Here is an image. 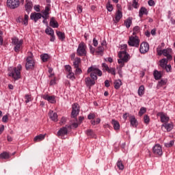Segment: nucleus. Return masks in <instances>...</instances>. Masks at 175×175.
<instances>
[{
	"mask_svg": "<svg viewBox=\"0 0 175 175\" xmlns=\"http://www.w3.org/2000/svg\"><path fill=\"white\" fill-rule=\"evenodd\" d=\"M119 59L118 60L120 66L117 67L118 73L120 76H122V68L125 65L126 62L129 61V54H128L125 51L119 52L118 53Z\"/></svg>",
	"mask_w": 175,
	"mask_h": 175,
	"instance_id": "f257e3e1",
	"label": "nucleus"
},
{
	"mask_svg": "<svg viewBox=\"0 0 175 175\" xmlns=\"http://www.w3.org/2000/svg\"><path fill=\"white\" fill-rule=\"evenodd\" d=\"M88 73H90V77L93 80H98V76H102V71L99 70L96 66H92L88 69Z\"/></svg>",
	"mask_w": 175,
	"mask_h": 175,
	"instance_id": "f03ea898",
	"label": "nucleus"
},
{
	"mask_svg": "<svg viewBox=\"0 0 175 175\" xmlns=\"http://www.w3.org/2000/svg\"><path fill=\"white\" fill-rule=\"evenodd\" d=\"M21 64H18L17 68H14L11 72L8 74V76L13 77L14 80H18L21 77L20 70L22 69Z\"/></svg>",
	"mask_w": 175,
	"mask_h": 175,
	"instance_id": "7ed1b4c3",
	"label": "nucleus"
},
{
	"mask_svg": "<svg viewBox=\"0 0 175 175\" xmlns=\"http://www.w3.org/2000/svg\"><path fill=\"white\" fill-rule=\"evenodd\" d=\"M77 54L79 57H85L87 55V45L84 42H81L78 45Z\"/></svg>",
	"mask_w": 175,
	"mask_h": 175,
	"instance_id": "20e7f679",
	"label": "nucleus"
},
{
	"mask_svg": "<svg viewBox=\"0 0 175 175\" xmlns=\"http://www.w3.org/2000/svg\"><path fill=\"white\" fill-rule=\"evenodd\" d=\"M128 43L129 46H131V47H139L140 40H139V37L137 36H130Z\"/></svg>",
	"mask_w": 175,
	"mask_h": 175,
	"instance_id": "39448f33",
	"label": "nucleus"
},
{
	"mask_svg": "<svg viewBox=\"0 0 175 175\" xmlns=\"http://www.w3.org/2000/svg\"><path fill=\"white\" fill-rule=\"evenodd\" d=\"M12 44H14V51L17 53V51H20V49H21V46H23V43H24V41L23 40H19L16 37H14L12 39Z\"/></svg>",
	"mask_w": 175,
	"mask_h": 175,
	"instance_id": "423d86ee",
	"label": "nucleus"
},
{
	"mask_svg": "<svg viewBox=\"0 0 175 175\" xmlns=\"http://www.w3.org/2000/svg\"><path fill=\"white\" fill-rule=\"evenodd\" d=\"M7 6L10 9H16L20 6V0H7Z\"/></svg>",
	"mask_w": 175,
	"mask_h": 175,
	"instance_id": "0eeeda50",
	"label": "nucleus"
},
{
	"mask_svg": "<svg viewBox=\"0 0 175 175\" xmlns=\"http://www.w3.org/2000/svg\"><path fill=\"white\" fill-rule=\"evenodd\" d=\"M72 109L71 117L76 118L79 116V113H80V107H79V104L75 103L72 105Z\"/></svg>",
	"mask_w": 175,
	"mask_h": 175,
	"instance_id": "6e6552de",
	"label": "nucleus"
},
{
	"mask_svg": "<svg viewBox=\"0 0 175 175\" xmlns=\"http://www.w3.org/2000/svg\"><path fill=\"white\" fill-rule=\"evenodd\" d=\"M33 66H35V61L33 60V58H32V56H28L25 64L27 70H29V69H32Z\"/></svg>",
	"mask_w": 175,
	"mask_h": 175,
	"instance_id": "1a4fd4ad",
	"label": "nucleus"
},
{
	"mask_svg": "<svg viewBox=\"0 0 175 175\" xmlns=\"http://www.w3.org/2000/svg\"><path fill=\"white\" fill-rule=\"evenodd\" d=\"M150 50V45L147 42H142L139 47L141 54H146Z\"/></svg>",
	"mask_w": 175,
	"mask_h": 175,
	"instance_id": "9d476101",
	"label": "nucleus"
},
{
	"mask_svg": "<svg viewBox=\"0 0 175 175\" xmlns=\"http://www.w3.org/2000/svg\"><path fill=\"white\" fill-rule=\"evenodd\" d=\"M152 151L155 155H159V157H161L163 154V152H162V146H161V145L159 144H156L153 147Z\"/></svg>",
	"mask_w": 175,
	"mask_h": 175,
	"instance_id": "9b49d317",
	"label": "nucleus"
},
{
	"mask_svg": "<svg viewBox=\"0 0 175 175\" xmlns=\"http://www.w3.org/2000/svg\"><path fill=\"white\" fill-rule=\"evenodd\" d=\"M103 66V70H105V72H108V73H111V75H113V76H116V68H109V66L107 64L103 63L102 64Z\"/></svg>",
	"mask_w": 175,
	"mask_h": 175,
	"instance_id": "f8f14e48",
	"label": "nucleus"
},
{
	"mask_svg": "<svg viewBox=\"0 0 175 175\" xmlns=\"http://www.w3.org/2000/svg\"><path fill=\"white\" fill-rule=\"evenodd\" d=\"M42 98L45 100H48L49 103H57V100H55V96H49L47 94H44Z\"/></svg>",
	"mask_w": 175,
	"mask_h": 175,
	"instance_id": "ddd939ff",
	"label": "nucleus"
},
{
	"mask_svg": "<svg viewBox=\"0 0 175 175\" xmlns=\"http://www.w3.org/2000/svg\"><path fill=\"white\" fill-rule=\"evenodd\" d=\"M158 116L160 117L161 122H164V124H166L170 120L169 116L166 113L161 112L158 113Z\"/></svg>",
	"mask_w": 175,
	"mask_h": 175,
	"instance_id": "4468645a",
	"label": "nucleus"
},
{
	"mask_svg": "<svg viewBox=\"0 0 175 175\" xmlns=\"http://www.w3.org/2000/svg\"><path fill=\"white\" fill-rule=\"evenodd\" d=\"M25 2H26L25 5V10L28 14H29L31 10H32V8L33 5L32 4V1L29 0H26Z\"/></svg>",
	"mask_w": 175,
	"mask_h": 175,
	"instance_id": "2eb2a0df",
	"label": "nucleus"
},
{
	"mask_svg": "<svg viewBox=\"0 0 175 175\" xmlns=\"http://www.w3.org/2000/svg\"><path fill=\"white\" fill-rule=\"evenodd\" d=\"M31 20H33L35 23L38 21V20H40L42 18V14L41 13H31L30 16Z\"/></svg>",
	"mask_w": 175,
	"mask_h": 175,
	"instance_id": "dca6fc26",
	"label": "nucleus"
},
{
	"mask_svg": "<svg viewBox=\"0 0 175 175\" xmlns=\"http://www.w3.org/2000/svg\"><path fill=\"white\" fill-rule=\"evenodd\" d=\"M49 118L52 120L54 121L55 122H57L58 121V115L57 113L53 112V111H50L49 113Z\"/></svg>",
	"mask_w": 175,
	"mask_h": 175,
	"instance_id": "f3484780",
	"label": "nucleus"
},
{
	"mask_svg": "<svg viewBox=\"0 0 175 175\" xmlns=\"http://www.w3.org/2000/svg\"><path fill=\"white\" fill-rule=\"evenodd\" d=\"M95 80L96 79H91L90 77H86L85 79V83L88 87H92V85H95Z\"/></svg>",
	"mask_w": 175,
	"mask_h": 175,
	"instance_id": "a211bd4d",
	"label": "nucleus"
},
{
	"mask_svg": "<svg viewBox=\"0 0 175 175\" xmlns=\"http://www.w3.org/2000/svg\"><path fill=\"white\" fill-rule=\"evenodd\" d=\"M65 135H68V127H62L57 132L58 136H65Z\"/></svg>",
	"mask_w": 175,
	"mask_h": 175,
	"instance_id": "6ab92c4d",
	"label": "nucleus"
},
{
	"mask_svg": "<svg viewBox=\"0 0 175 175\" xmlns=\"http://www.w3.org/2000/svg\"><path fill=\"white\" fill-rule=\"evenodd\" d=\"M144 14L146 16H147V14H148V10H147V8H146L144 7H142L139 11V17L142 18V17H143V16H144Z\"/></svg>",
	"mask_w": 175,
	"mask_h": 175,
	"instance_id": "aec40b11",
	"label": "nucleus"
},
{
	"mask_svg": "<svg viewBox=\"0 0 175 175\" xmlns=\"http://www.w3.org/2000/svg\"><path fill=\"white\" fill-rule=\"evenodd\" d=\"M172 53L171 49H167L163 50V54L165 55V57H167V59H172V55L170 53Z\"/></svg>",
	"mask_w": 175,
	"mask_h": 175,
	"instance_id": "412c9836",
	"label": "nucleus"
},
{
	"mask_svg": "<svg viewBox=\"0 0 175 175\" xmlns=\"http://www.w3.org/2000/svg\"><path fill=\"white\" fill-rule=\"evenodd\" d=\"M162 128H165L167 132H170L173 129V124L172 123H164L162 124Z\"/></svg>",
	"mask_w": 175,
	"mask_h": 175,
	"instance_id": "4be33fe9",
	"label": "nucleus"
},
{
	"mask_svg": "<svg viewBox=\"0 0 175 175\" xmlns=\"http://www.w3.org/2000/svg\"><path fill=\"white\" fill-rule=\"evenodd\" d=\"M130 124L132 126H137V120H136V118H135V116H130Z\"/></svg>",
	"mask_w": 175,
	"mask_h": 175,
	"instance_id": "5701e85b",
	"label": "nucleus"
},
{
	"mask_svg": "<svg viewBox=\"0 0 175 175\" xmlns=\"http://www.w3.org/2000/svg\"><path fill=\"white\" fill-rule=\"evenodd\" d=\"M111 124L113 126V129H115V131H118V129H120V122H118V121L113 119L111 121Z\"/></svg>",
	"mask_w": 175,
	"mask_h": 175,
	"instance_id": "b1692460",
	"label": "nucleus"
},
{
	"mask_svg": "<svg viewBox=\"0 0 175 175\" xmlns=\"http://www.w3.org/2000/svg\"><path fill=\"white\" fill-rule=\"evenodd\" d=\"M50 25L52 27V28H58L59 27L58 23L54 18H51Z\"/></svg>",
	"mask_w": 175,
	"mask_h": 175,
	"instance_id": "393cba45",
	"label": "nucleus"
},
{
	"mask_svg": "<svg viewBox=\"0 0 175 175\" xmlns=\"http://www.w3.org/2000/svg\"><path fill=\"white\" fill-rule=\"evenodd\" d=\"M42 62H47L50 59V55L47 53H43L40 55Z\"/></svg>",
	"mask_w": 175,
	"mask_h": 175,
	"instance_id": "a878e982",
	"label": "nucleus"
},
{
	"mask_svg": "<svg viewBox=\"0 0 175 175\" xmlns=\"http://www.w3.org/2000/svg\"><path fill=\"white\" fill-rule=\"evenodd\" d=\"M121 18H122V12L120 10H118L115 16V20L117 23H118Z\"/></svg>",
	"mask_w": 175,
	"mask_h": 175,
	"instance_id": "bb28decb",
	"label": "nucleus"
},
{
	"mask_svg": "<svg viewBox=\"0 0 175 175\" xmlns=\"http://www.w3.org/2000/svg\"><path fill=\"white\" fill-rule=\"evenodd\" d=\"M81 62V59H80V57H76L74 59V62H73L74 68H79Z\"/></svg>",
	"mask_w": 175,
	"mask_h": 175,
	"instance_id": "cd10ccee",
	"label": "nucleus"
},
{
	"mask_svg": "<svg viewBox=\"0 0 175 175\" xmlns=\"http://www.w3.org/2000/svg\"><path fill=\"white\" fill-rule=\"evenodd\" d=\"M10 158V154L9 153L4 152L0 154V159H9Z\"/></svg>",
	"mask_w": 175,
	"mask_h": 175,
	"instance_id": "c85d7f7f",
	"label": "nucleus"
},
{
	"mask_svg": "<svg viewBox=\"0 0 175 175\" xmlns=\"http://www.w3.org/2000/svg\"><path fill=\"white\" fill-rule=\"evenodd\" d=\"M45 135H39L34 137V142H42V140H44Z\"/></svg>",
	"mask_w": 175,
	"mask_h": 175,
	"instance_id": "c756f323",
	"label": "nucleus"
},
{
	"mask_svg": "<svg viewBox=\"0 0 175 175\" xmlns=\"http://www.w3.org/2000/svg\"><path fill=\"white\" fill-rule=\"evenodd\" d=\"M121 85H122V82L121 81V80L118 79V80L115 81L114 87H115L116 90H118L120 88V87H121Z\"/></svg>",
	"mask_w": 175,
	"mask_h": 175,
	"instance_id": "7c9ffc66",
	"label": "nucleus"
},
{
	"mask_svg": "<svg viewBox=\"0 0 175 175\" xmlns=\"http://www.w3.org/2000/svg\"><path fill=\"white\" fill-rule=\"evenodd\" d=\"M154 77L155 80H159V79L162 77V74L161 73V72H159L158 70H154Z\"/></svg>",
	"mask_w": 175,
	"mask_h": 175,
	"instance_id": "2f4dec72",
	"label": "nucleus"
},
{
	"mask_svg": "<svg viewBox=\"0 0 175 175\" xmlns=\"http://www.w3.org/2000/svg\"><path fill=\"white\" fill-rule=\"evenodd\" d=\"M139 96H143L144 95V85H141L138 89Z\"/></svg>",
	"mask_w": 175,
	"mask_h": 175,
	"instance_id": "473e14b6",
	"label": "nucleus"
},
{
	"mask_svg": "<svg viewBox=\"0 0 175 175\" xmlns=\"http://www.w3.org/2000/svg\"><path fill=\"white\" fill-rule=\"evenodd\" d=\"M124 25L126 28H130L131 25H132V18H129L124 21Z\"/></svg>",
	"mask_w": 175,
	"mask_h": 175,
	"instance_id": "72a5a7b5",
	"label": "nucleus"
},
{
	"mask_svg": "<svg viewBox=\"0 0 175 175\" xmlns=\"http://www.w3.org/2000/svg\"><path fill=\"white\" fill-rule=\"evenodd\" d=\"M167 65V59H162L160 60V66L164 68Z\"/></svg>",
	"mask_w": 175,
	"mask_h": 175,
	"instance_id": "f704fd0d",
	"label": "nucleus"
},
{
	"mask_svg": "<svg viewBox=\"0 0 175 175\" xmlns=\"http://www.w3.org/2000/svg\"><path fill=\"white\" fill-rule=\"evenodd\" d=\"M103 51H105V48L103 46H100L97 48L96 53L100 55H102V54H103Z\"/></svg>",
	"mask_w": 175,
	"mask_h": 175,
	"instance_id": "c9c22d12",
	"label": "nucleus"
},
{
	"mask_svg": "<svg viewBox=\"0 0 175 175\" xmlns=\"http://www.w3.org/2000/svg\"><path fill=\"white\" fill-rule=\"evenodd\" d=\"M45 33H46V35H49V36H51V35H53L54 34V30L53 29H51V27H47L46 29H45Z\"/></svg>",
	"mask_w": 175,
	"mask_h": 175,
	"instance_id": "e433bc0d",
	"label": "nucleus"
},
{
	"mask_svg": "<svg viewBox=\"0 0 175 175\" xmlns=\"http://www.w3.org/2000/svg\"><path fill=\"white\" fill-rule=\"evenodd\" d=\"M57 35L60 40H64L65 39V33L57 31Z\"/></svg>",
	"mask_w": 175,
	"mask_h": 175,
	"instance_id": "4c0bfd02",
	"label": "nucleus"
},
{
	"mask_svg": "<svg viewBox=\"0 0 175 175\" xmlns=\"http://www.w3.org/2000/svg\"><path fill=\"white\" fill-rule=\"evenodd\" d=\"M139 32H140V27H139V26H135L133 30V36H136V34L139 33Z\"/></svg>",
	"mask_w": 175,
	"mask_h": 175,
	"instance_id": "58836bf2",
	"label": "nucleus"
},
{
	"mask_svg": "<svg viewBox=\"0 0 175 175\" xmlns=\"http://www.w3.org/2000/svg\"><path fill=\"white\" fill-rule=\"evenodd\" d=\"M25 99L26 103H29V102L32 101V96L31 94H26L25 96Z\"/></svg>",
	"mask_w": 175,
	"mask_h": 175,
	"instance_id": "ea45409f",
	"label": "nucleus"
},
{
	"mask_svg": "<svg viewBox=\"0 0 175 175\" xmlns=\"http://www.w3.org/2000/svg\"><path fill=\"white\" fill-rule=\"evenodd\" d=\"M117 166H118V169H120V170H124V164H122V161H118L117 162Z\"/></svg>",
	"mask_w": 175,
	"mask_h": 175,
	"instance_id": "a19ab883",
	"label": "nucleus"
},
{
	"mask_svg": "<svg viewBox=\"0 0 175 175\" xmlns=\"http://www.w3.org/2000/svg\"><path fill=\"white\" fill-rule=\"evenodd\" d=\"M28 20H29V16H28L27 14H25V17L23 21L24 25H28Z\"/></svg>",
	"mask_w": 175,
	"mask_h": 175,
	"instance_id": "79ce46f5",
	"label": "nucleus"
},
{
	"mask_svg": "<svg viewBox=\"0 0 175 175\" xmlns=\"http://www.w3.org/2000/svg\"><path fill=\"white\" fill-rule=\"evenodd\" d=\"M87 135L90 137H95V134L94 133V131H92V130L91 129L87 131Z\"/></svg>",
	"mask_w": 175,
	"mask_h": 175,
	"instance_id": "37998d69",
	"label": "nucleus"
},
{
	"mask_svg": "<svg viewBox=\"0 0 175 175\" xmlns=\"http://www.w3.org/2000/svg\"><path fill=\"white\" fill-rule=\"evenodd\" d=\"M67 77L70 79V80H75V73L73 72H68Z\"/></svg>",
	"mask_w": 175,
	"mask_h": 175,
	"instance_id": "c03bdc74",
	"label": "nucleus"
},
{
	"mask_svg": "<svg viewBox=\"0 0 175 175\" xmlns=\"http://www.w3.org/2000/svg\"><path fill=\"white\" fill-rule=\"evenodd\" d=\"M158 55H162L163 51H162V46H159L157 49Z\"/></svg>",
	"mask_w": 175,
	"mask_h": 175,
	"instance_id": "a18cd8bd",
	"label": "nucleus"
},
{
	"mask_svg": "<svg viewBox=\"0 0 175 175\" xmlns=\"http://www.w3.org/2000/svg\"><path fill=\"white\" fill-rule=\"evenodd\" d=\"M146 111H147V109H146V107H141L139 114V116H143V114H144V113H146Z\"/></svg>",
	"mask_w": 175,
	"mask_h": 175,
	"instance_id": "49530a36",
	"label": "nucleus"
},
{
	"mask_svg": "<svg viewBox=\"0 0 175 175\" xmlns=\"http://www.w3.org/2000/svg\"><path fill=\"white\" fill-rule=\"evenodd\" d=\"M174 144V141L172 140L170 142L165 143V147H172V146Z\"/></svg>",
	"mask_w": 175,
	"mask_h": 175,
	"instance_id": "de8ad7c7",
	"label": "nucleus"
},
{
	"mask_svg": "<svg viewBox=\"0 0 175 175\" xmlns=\"http://www.w3.org/2000/svg\"><path fill=\"white\" fill-rule=\"evenodd\" d=\"M133 6L135 9H137V8H139V3H137V0H133Z\"/></svg>",
	"mask_w": 175,
	"mask_h": 175,
	"instance_id": "09e8293b",
	"label": "nucleus"
},
{
	"mask_svg": "<svg viewBox=\"0 0 175 175\" xmlns=\"http://www.w3.org/2000/svg\"><path fill=\"white\" fill-rule=\"evenodd\" d=\"M163 69H165L166 72H170L172 70V66L170 64H167Z\"/></svg>",
	"mask_w": 175,
	"mask_h": 175,
	"instance_id": "8fccbe9b",
	"label": "nucleus"
},
{
	"mask_svg": "<svg viewBox=\"0 0 175 175\" xmlns=\"http://www.w3.org/2000/svg\"><path fill=\"white\" fill-rule=\"evenodd\" d=\"M77 10L79 14L83 13V6L78 5L77 7Z\"/></svg>",
	"mask_w": 175,
	"mask_h": 175,
	"instance_id": "3c124183",
	"label": "nucleus"
},
{
	"mask_svg": "<svg viewBox=\"0 0 175 175\" xmlns=\"http://www.w3.org/2000/svg\"><path fill=\"white\" fill-rule=\"evenodd\" d=\"M75 75H81V73H83V70H81L80 68L77 67L75 68Z\"/></svg>",
	"mask_w": 175,
	"mask_h": 175,
	"instance_id": "603ef678",
	"label": "nucleus"
},
{
	"mask_svg": "<svg viewBox=\"0 0 175 175\" xmlns=\"http://www.w3.org/2000/svg\"><path fill=\"white\" fill-rule=\"evenodd\" d=\"M49 12H50V8H49V7H46L44 11L42 12V14L49 16Z\"/></svg>",
	"mask_w": 175,
	"mask_h": 175,
	"instance_id": "864d4df0",
	"label": "nucleus"
},
{
	"mask_svg": "<svg viewBox=\"0 0 175 175\" xmlns=\"http://www.w3.org/2000/svg\"><path fill=\"white\" fill-rule=\"evenodd\" d=\"M65 69L68 73L72 72V67H70V66H66Z\"/></svg>",
	"mask_w": 175,
	"mask_h": 175,
	"instance_id": "5fc2aeb1",
	"label": "nucleus"
},
{
	"mask_svg": "<svg viewBox=\"0 0 175 175\" xmlns=\"http://www.w3.org/2000/svg\"><path fill=\"white\" fill-rule=\"evenodd\" d=\"M107 9L108 12H113V5L111 4H107Z\"/></svg>",
	"mask_w": 175,
	"mask_h": 175,
	"instance_id": "6e6d98bb",
	"label": "nucleus"
},
{
	"mask_svg": "<svg viewBox=\"0 0 175 175\" xmlns=\"http://www.w3.org/2000/svg\"><path fill=\"white\" fill-rule=\"evenodd\" d=\"M144 120L145 124H148V122H150V117H148V116H145Z\"/></svg>",
	"mask_w": 175,
	"mask_h": 175,
	"instance_id": "4d7b16f0",
	"label": "nucleus"
},
{
	"mask_svg": "<svg viewBox=\"0 0 175 175\" xmlns=\"http://www.w3.org/2000/svg\"><path fill=\"white\" fill-rule=\"evenodd\" d=\"M8 120H9V117L8 116V115H5L2 118L3 122H8Z\"/></svg>",
	"mask_w": 175,
	"mask_h": 175,
	"instance_id": "13d9d810",
	"label": "nucleus"
},
{
	"mask_svg": "<svg viewBox=\"0 0 175 175\" xmlns=\"http://www.w3.org/2000/svg\"><path fill=\"white\" fill-rule=\"evenodd\" d=\"M89 49L90 50L91 54H94L95 53V48L92 46V45H90Z\"/></svg>",
	"mask_w": 175,
	"mask_h": 175,
	"instance_id": "bf43d9fd",
	"label": "nucleus"
},
{
	"mask_svg": "<svg viewBox=\"0 0 175 175\" xmlns=\"http://www.w3.org/2000/svg\"><path fill=\"white\" fill-rule=\"evenodd\" d=\"M93 46H94V47L98 46V40L96 38L93 39Z\"/></svg>",
	"mask_w": 175,
	"mask_h": 175,
	"instance_id": "052dcab7",
	"label": "nucleus"
},
{
	"mask_svg": "<svg viewBox=\"0 0 175 175\" xmlns=\"http://www.w3.org/2000/svg\"><path fill=\"white\" fill-rule=\"evenodd\" d=\"M88 120H94V118H95V115L90 113L88 115Z\"/></svg>",
	"mask_w": 175,
	"mask_h": 175,
	"instance_id": "680f3d73",
	"label": "nucleus"
},
{
	"mask_svg": "<svg viewBox=\"0 0 175 175\" xmlns=\"http://www.w3.org/2000/svg\"><path fill=\"white\" fill-rule=\"evenodd\" d=\"M66 122V118H62L61 121H60V124L64 125Z\"/></svg>",
	"mask_w": 175,
	"mask_h": 175,
	"instance_id": "e2e57ef3",
	"label": "nucleus"
},
{
	"mask_svg": "<svg viewBox=\"0 0 175 175\" xmlns=\"http://www.w3.org/2000/svg\"><path fill=\"white\" fill-rule=\"evenodd\" d=\"M148 5H149V6H154L155 5V2H154L153 0H149Z\"/></svg>",
	"mask_w": 175,
	"mask_h": 175,
	"instance_id": "0e129e2a",
	"label": "nucleus"
},
{
	"mask_svg": "<svg viewBox=\"0 0 175 175\" xmlns=\"http://www.w3.org/2000/svg\"><path fill=\"white\" fill-rule=\"evenodd\" d=\"M165 81H163V80L160 81L158 84L159 87H162V85H165Z\"/></svg>",
	"mask_w": 175,
	"mask_h": 175,
	"instance_id": "69168bd1",
	"label": "nucleus"
},
{
	"mask_svg": "<svg viewBox=\"0 0 175 175\" xmlns=\"http://www.w3.org/2000/svg\"><path fill=\"white\" fill-rule=\"evenodd\" d=\"M55 36L53 35H51V39H50V41L51 42H55Z\"/></svg>",
	"mask_w": 175,
	"mask_h": 175,
	"instance_id": "338daca9",
	"label": "nucleus"
},
{
	"mask_svg": "<svg viewBox=\"0 0 175 175\" xmlns=\"http://www.w3.org/2000/svg\"><path fill=\"white\" fill-rule=\"evenodd\" d=\"M50 85H55V79L51 80Z\"/></svg>",
	"mask_w": 175,
	"mask_h": 175,
	"instance_id": "774afa93",
	"label": "nucleus"
}]
</instances>
